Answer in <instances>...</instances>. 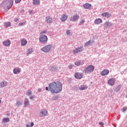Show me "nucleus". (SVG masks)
<instances>
[{
    "label": "nucleus",
    "mask_w": 127,
    "mask_h": 127,
    "mask_svg": "<svg viewBox=\"0 0 127 127\" xmlns=\"http://www.w3.org/2000/svg\"><path fill=\"white\" fill-rule=\"evenodd\" d=\"M47 110L44 109L41 111L40 113V117H45V116H47Z\"/></svg>",
    "instance_id": "7"
},
{
    "label": "nucleus",
    "mask_w": 127,
    "mask_h": 127,
    "mask_svg": "<svg viewBox=\"0 0 127 127\" xmlns=\"http://www.w3.org/2000/svg\"><path fill=\"white\" fill-rule=\"evenodd\" d=\"M90 43H91V41H89L88 42L86 43L85 44V46H88L90 45Z\"/></svg>",
    "instance_id": "33"
},
{
    "label": "nucleus",
    "mask_w": 127,
    "mask_h": 127,
    "mask_svg": "<svg viewBox=\"0 0 127 127\" xmlns=\"http://www.w3.org/2000/svg\"><path fill=\"white\" fill-rule=\"evenodd\" d=\"M20 72V69L18 68H15L13 69V73L14 74H17Z\"/></svg>",
    "instance_id": "19"
},
{
    "label": "nucleus",
    "mask_w": 127,
    "mask_h": 127,
    "mask_svg": "<svg viewBox=\"0 0 127 127\" xmlns=\"http://www.w3.org/2000/svg\"><path fill=\"white\" fill-rule=\"evenodd\" d=\"M46 32H47V31L45 30L44 31H43V32H42L41 33V34H44L46 33Z\"/></svg>",
    "instance_id": "36"
},
{
    "label": "nucleus",
    "mask_w": 127,
    "mask_h": 127,
    "mask_svg": "<svg viewBox=\"0 0 127 127\" xmlns=\"http://www.w3.org/2000/svg\"><path fill=\"white\" fill-rule=\"evenodd\" d=\"M49 90L53 94H58L62 91V83L57 81L49 84Z\"/></svg>",
    "instance_id": "1"
},
{
    "label": "nucleus",
    "mask_w": 127,
    "mask_h": 127,
    "mask_svg": "<svg viewBox=\"0 0 127 127\" xmlns=\"http://www.w3.org/2000/svg\"><path fill=\"white\" fill-rule=\"evenodd\" d=\"M26 95H27V96H30L31 95H32V91H31V90H28L26 93Z\"/></svg>",
    "instance_id": "29"
},
{
    "label": "nucleus",
    "mask_w": 127,
    "mask_h": 127,
    "mask_svg": "<svg viewBox=\"0 0 127 127\" xmlns=\"http://www.w3.org/2000/svg\"><path fill=\"white\" fill-rule=\"evenodd\" d=\"M91 6H92V5L89 3H86L83 5V7H84V8H86V9H90V8H91Z\"/></svg>",
    "instance_id": "12"
},
{
    "label": "nucleus",
    "mask_w": 127,
    "mask_h": 127,
    "mask_svg": "<svg viewBox=\"0 0 127 127\" xmlns=\"http://www.w3.org/2000/svg\"><path fill=\"white\" fill-rule=\"evenodd\" d=\"M83 47L77 48L73 50V54H77V53H79V52H81L82 51V49Z\"/></svg>",
    "instance_id": "9"
},
{
    "label": "nucleus",
    "mask_w": 127,
    "mask_h": 127,
    "mask_svg": "<svg viewBox=\"0 0 127 127\" xmlns=\"http://www.w3.org/2000/svg\"><path fill=\"white\" fill-rule=\"evenodd\" d=\"M102 19L98 18L95 20L94 23H95V24H99L100 23H102Z\"/></svg>",
    "instance_id": "17"
},
{
    "label": "nucleus",
    "mask_w": 127,
    "mask_h": 127,
    "mask_svg": "<svg viewBox=\"0 0 127 127\" xmlns=\"http://www.w3.org/2000/svg\"><path fill=\"white\" fill-rule=\"evenodd\" d=\"M33 126H34V123H33V122H31L30 127H33Z\"/></svg>",
    "instance_id": "41"
},
{
    "label": "nucleus",
    "mask_w": 127,
    "mask_h": 127,
    "mask_svg": "<svg viewBox=\"0 0 127 127\" xmlns=\"http://www.w3.org/2000/svg\"><path fill=\"white\" fill-rule=\"evenodd\" d=\"M66 33L67 35H70L71 34V32L70 31V30H67L66 32Z\"/></svg>",
    "instance_id": "32"
},
{
    "label": "nucleus",
    "mask_w": 127,
    "mask_h": 127,
    "mask_svg": "<svg viewBox=\"0 0 127 127\" xmlns=\"http://www.w3.org/2000/svg\"><path fill=\"white\" fill-rule=\"evenodd\" d=\"M55 69H56V66H54L53 67L51 68V71H53V70H55Z\"/></svg>",
    "instance_id": "39"
},
{
    "label": "nucleus",
    "mask_w": 127,
    "mask_h": 127,
    "mask_svg": "<svg viewBox=\"0 0 127 127\" xmlns=\"http://www.w3.org/2000/svg\"><path fill=\"white\" fill-rule=\"evenodd\" d=\"M10 25H11V24H10V22H5L4 23V26L6 28H7V27H9V26H10Z\"/></svg>",
    "instance_id": "21"
},
{
    "label": "nucleus",
    "mask_w": 127,
    "mask_h": 127,
    "mask_svg": "<svg viewBox=\"0 0 127 127\" xmlns=\"http://www.w3.org/2000/svg\"><path fill=\"white\" fill-rule=\"evenodd\" d=\"M10 41L7 40L5 41H4L2 44L4 46H9L10 45Z\"/></svg>",
    "instance_id": "13"
},
{
    "label": "nucleus",
    "mask_w": 127,
    "mask_h": 127,
    "mask_svg": "<svg viewBox=\"0 0 127 127\" xmlns=\"http://www.w3.org/2000/svg\"><path fill=\"white\" fill-rule=\"evenodd\" d=\"M79 90H80V91H83V90H86V89H88V86H87L86 85H82L79 87Z\"/></svg>",
    "instance_id": "14"
},
{
    "label": "nucleus",
    "mask_w": 127,
    "mask_h": 127,
    "mask_svg": "<svg viewBox=\"0 0 127 127\" xmlns=\"http://www.w3.org/2000/svg\"><path fill=\"white\" fill-rule=\"evenodd\" d=\"M15 1L16 3H19V2L21 1V0H15Z\"/></svg>",
    "instance_id": "40"
},
{
    "label": "nucleus",
    "mask_w": 127,
    "mask_h": 127,
    "mask_svg": "<svg viewBox=\"0 0 127 127\" xmlns=\"http://www.w3.org/2000/svg\"><path fill=\"white\" fill-rule=\"evenodd\" d=\"M84 22H85V19H81L79 22V25H82V24H84Z\"/></svg>",
    "instance_id": "28"
},
{
    "label": "nucleus",
    "mask_w": 127,
    "mask_h": 127,
    "mask_svg": "<svg viewBox=\"0 0 127 127\" xmlns=\"http://www.w3.org/2000/svg\"><path fill=\"white\" fill-rule=\"evenodd\" d=\"M110 73V70L108 69H104L101 72V76H106V75H108Z\"/></svg>",
    "instance_id": "8"
},
{
    "label": "nucleus",
    "mask_w": 127,
    "mask_h": 127,
    "mask_svg": "<svg viewBox=\"0 0 127 127\" xmlns=\"http://www.w3.org/2000/svg\"><path fill=\"white\" fill-rule=\"evenodd\" d=\"M26 127H30V126L29 125V124H26Z\"/></svg>",
    "instance_id": "46"
},
{
    "label": "nucleus",
    "mask_w": 127,
    "mask_h": 127,
    "mask_svg": "<svg viewBox=\"0 0 127 127\" xmlns=\"http://www.w3.org/2000/svg\"><path fill=\"white\" fill-rule=\"evenodd\" d=\"M31 100H32L33 98H34V96H31L30 97Z\"/></svg>",
    "instance_id": "47"
},
{
    "label": "nucleus",
    "mask_w": 127,
    "mask_h": 127,
    "mask_svg": "<svg viewBox=\"0 0 127 127\" xmlns=\"http://www.w3.org/2000/svg\"><path fill=\"white\" fill-rule=\"evenodd\" d=\"M33 51H32V49H29L27 51V56H28L29 55L31 54Z\"/></svg>",
    "instance_id": "23"
},
{
    "label": "nucleus",
    "mask_w": 127,
    "mask_h": 127,
    "mask_svg": "<svg viewBox=\"0 0 127 127\" xmlns=\"http://www.w3.org/2000/svg\"><path fill=\"white\" fill-rule=\"evenodd\" d=\"M19 19V18H15V19H14V21L15 22H17V21H18Z\"/></svg>",
    "instance_id": "38"
},
{
    "label": "nucleus",
    "mask_w": 127,
    "mask_h": 127,
    "mask_svg": "<svg viewBox=\"0 0 127 127\" xmlns=\"http://www.w3.org/2000/svg\"><path fill=\"white\" fill-rule=\"evenodd\" d=\"M8 122H9V118H4L2 120L3 124H6V123H8Z\"/></svg>",
    "instance_id": "25"
},
{
    "label": "nucleus",
    "mask_w": 127,
    "mask_h": 127,
    "mask_svg": "<svg viewBox=\"0 0 127 127\" xmlns=\"http://www.w3.org/2000/svg\"><path fill=\"white\" fill-rule=\"evenodd\" d=\"M38 92H41V88H39L38 89Z\"/></svg>",
    "instance_id": "44"
},
{
    "label": "nucleus",
    "mask_w": 127,
    "mask_h": 127,
    "mask_svg": "<svg viewBox=\"0 0 127 127\" xmlns=\"http://www.w3.org/2000/svg\"><path fill=\"white\" fill-rule=\"evenodd\" d=\"M115 79L114 78H110L108 80V84L109 85H110V86H114L115 85Z\"/></svg>",
    "instance_id": "10"
},
{
    "label": "nucleus",
    "mask_w": 127,
    "mask_h": 127,
    "mask_svg": "<svg viewBox=\"0 0 127 127\" xmlns=\"http://www.w3.org/2000/svg\"><path fill=\"white\" fill-rule=\"evenodd\" d=\"M83 77V74L82 73H78V72H76L75 73V77L76 79H81Z\"/></svg>",
    "instance_id": "11"
},
{
    "label": "nucleus",
    "mask_w": 127,
    "mask_h": 127,
    "mask_svg": "<svg viewBox=\"0 0 127 127\" xmlns=\"http://www.w3.org/2000/svg\"><path fill=\"white\" fill-rule=\"evenodd\" d=\"M47 36L46 35H41L39 37V41L40 42H42V43H46L47 42Z\"/></svg>",
    "instance_id": "5"
},
{
    "label": "nucleus",
    "mask_w": 127,
    "mask_h": 127,
    "mask_svg": "<svg viewBox=\"0 0 127 127\" xmlns=\"http://www.w3.org/2000/svg\"><path fill=\"white\" fill-rule=\"evenodd\" d=\"M121 87H122V85H118L115 90L116 92H119V91H120V90H121Z\"/></svg>",
    "instance_id": "27"
},
{
    "label": "nucleus",
    "mask_w": 127,
    "mask_h": 127,
    "mask_svg": "<svg viewBox=\"0 0 127 127\" xmlns=\"http://www.w3.org/2000/svg\"><path fill=\"white\" fill-rule=\"evenodd\" d=\"M16 105L18 107L19 106H21V102L20 101H17L16 102Z\"/></svg>",
    "instance_id": "31"
},
{
    "label": "nucleus",
    "mask_w": 127,
    "mask_h": 127,
    "mask_svg": "<svg viewBox=\"0 0 127 127\" xmlns=\"http://www.w3.org/2000/svg\"><path fill=\"white\" fill-rule=\"evenodd\" d=\"M99 124L100 125V126H104V123L103 122H99Z\"/></svg>",
    "instance_id": "42"
},
{
    "label": "nucleus",
    "mask_w": 127,
    "mask_h": 127,
    "mask_svg": "<svg viewBox=\"0 0 127 127\" xmlns=\"http://www.w3.org/2000/svg\"><path fill=\"white\" fill-rule=\"evenodd\" d=\"M24 24H25V22H24V23L20 22L19 23V26H22V25H23Z\"/></svg>",
    "instance_id": "35"
},
{
    "label": "nucleus",
    "mask_w": 127,
    "mask_h": 127,
    "mask_svg": "<svg viewBox=\"0 0 127 127\" xmlns=\"http://www.w3.org/2000/svg\"><path fill=\"white\" fill-rule=\"evenodd\" d=\"M24 105L25 107L29 106V101H28L27 99L25 100Z\"/></svg>",
    "instance_id": "26"
},
{
    "label": "nucleus",
    "mask_w": 127,
    "mask_h": 127,
    "mask_svg": "<svg viewBox=\"0 0 127 127\" xmlns=\"http://www.w3.org/2000/svg\"><path fill=\"white\" fill-rule=\"evenodd\" d=\"M108 22H107L105 23V26H106V27H107V26H108Z\"/></svg>",
    "instance_id": "43"
},
{
    "label": "nucleus",
    "mask_w": 127,
    "mask_h": 127,
    "mask_svg": "<svg viewBox=\"0 0 127 127\" xmlns=\"http://www.w3.org/2000/svg\"><path fill=\"white\" fill-rule=\"evenodd\" d=\"M6 85V81H2L0 84V87H1V88H3V87H5Z\"/></svg>",
    "instance_id": "24"
},
{
    "label": "nucleus",
    "mask_w": 127,
    "mask_h": 127,
    "mask_svg": "<svg viewBox=\"0 0 127 127\" xmlns=\"http://www.w3.org/2000/svg\"><path fill=\"white\" fill-rule=\"evenodd\" d=\"M21 41L22 46H24L27 44V41L26 39H22Z\"/></svg>",
    "instance_id": "16"
},
{
    "label": "nucleus",
    "mask_w": 127,
    "mask_h": 127,
    "mask_svg": "<svg viewBox=\"0 0 127 127\" xmlns=\"http://www.w3.org/2000/svg\"><path fill=\"white\" fill-rule=\"evenodd\" d=\"M46 91H49V88H48V87H46Z\"/></svg>",
    "instance_id": "45"
},
{
    "label": "nucleus",
    "mask_w": 127,
    "mask_h": 127,
    "mask_svg": "<svg viewBox=\"0 0 127 127\" xmlns=\"http://www.w3.org/2000/svg\"><path fill=\"white\" fill-rule=\"evenodd\" d=\"M79 17L80 16L79 15L77 14H75L71 17L70 20V21H76V20H78V19H79Z\"/></svg>",
    "instance_id": "6"
},
{
    "label": "nucleus",
    "mask_w": 127,
    "mask_h": 127,
    "mask_svg": "<svg viewBox=\"0 0 127 127\" xmlns=\"http://www.w3.org/2000/svg\"><path fill=\"white\" fill-rule=\"evenodd\" d=\"M75 65L76 66H80V64H81V61H77L74 63Z\"/></svg>",
    "instance_id": "30"
},
{
    "label": "nucleus",
    "mask_w": 127,
    "mask_h": 127,
    "mask_svg": "<svg viewBox=\"0 0 127 127\" xmlns=\"http://www.w3.org/2000/svg\"><path fill=\"white\" fill-rule=\"evenodd\" d=\"M102 16H103L104 17H110V16H111V14L108 12H104L102 14Z\"/></svg>",
    "instance_id": "15"
},
{
    "label": "nucleus",
    "mask_w": 127,
    "mask_h": 127,
    "mask_svg": "<svg viewBox=\"0 0 127 127\" xmlns=\"http://www.w3.org/2000/svg\"><path fill=\"white\" fill-rule=\"evenodd\" d=\"M0 103H1V100H0Z\"/></svg>",
    "instance_id": "48"
},
{
    "label": "nucleus",
    "mask_w": 127,
    "mask_h": 127,
    "mask_svg": "<svg viewBox=\"0 0 127 127\" xmlns=\"http://www.w3.org/2000/svg\"><path fill=\"white\" fill-rule=\"evenodd\" d=\"M47 22L48 23H52V18H50V16H48L46 17Z\"/></svg>",
    "instance_id": "22"
},
{
    "label": "nucleus",
    "mask_w": 127,
    "mask_h": 127,
    "mask_svg": "<svg viewBox=\"0 0 127 127\" xmlns=\"http://www.w3.org/2000/svg\"><path fill=\"white\" fill-rule=\"evenodd\" d=\"M68 69H72V68H73V65H72V64H69L68 66Z\"/></svg>",
    "instance_id": "34"
},
{
    "label": "nucleus",
    "mask_w": 127,
    "mask_h": 127,
    "mask_svg": "<svg viewBox=\"0 0 127 127\" xmlns=\"http://www.w3.org/2000/svg\"><path fill=\"white\" fill-rule=\"evenodd\" d=\"M126 98H127V96H126Z\"/></svg>",
    "instance_id": "49"
},
{
    "label": "nucleus",
    "mask_w": 127,
    "mask_h": 127,
    "mask_svg": "<svg viewBox=\"0 0 127 127\" xmlns=\"http://www.w3.org/2000/svg\"><path fill=\"white\" fill-rule=\"evenodd\" d=\"M67 18H68V17L65 14H64L62 17L61 20L62 21H65L66 20Z\"/></svg>",
    "instance_id": "20"
},
{
    "label": "nucleus",
    "mask_w": 127,
    "mask_h": 127,
    "mask_svg": "<svg viewBox=\"0 0 127 127\" xmlns=\"http://www.w3.org/2000/svg\"><path fill=\"white\" fill-rule=\"evenodd\" d=\"M40 1L39 0H33V4H34L35 5H38V4H40Z\"/></svg>",
    "instance_id": "18"
},
{
    "label": "nucleus",
    "mask_w": 127,
    "mask_h": 127,
    "mask_svg": "<svg viewBox=\"0 0 127 127\" xmlns=\"http://www.w3.org/2000/svg\"><path fill=\"white\" fill-rule=\"evenodd\" d=\"M95 70V67L93 65H88L84 70L83 73H92Z\"/></svg>",
    "instance_id": "3"
},
{
    "label": "nucleus",
    "mask_w": 127,
    "mask_h": 127,
    "mask_svg": "<svg viewBox=\"0 0 127 127\" xmlns=\"http://www.w3.org/2000/svg\"><path fill=\"white\" fill-rule=\"evenodd\" d=\"M51 48H52V46L51 45H49L44 47L41 49V50L45 53H48V52H49L51 50Z\"/></svg>",
    "instance_id": "4"
},
{
    "label": "nucleus",
    "mask_w": 127,
    "mask_h": 127,
    "mask_svg": "<svg viewBox=\"0 0 127 127\" xmlns=\"http://www.w3.org/2000/svg\"><path fill=\"white\" fill-rule=\"evenodd\" d=\"M127 110V107H124V108H123V112L124 113H125V112H126Z\"/></svg>",
    "instance_id": "37"
},
{
    "label": "nucleus",
    "mask_w": 127,
    "mask_h": 127,
    "mask_svg": "<svg viewBox=\"0 0 127 127\" xmlns=\"http://www.w3.org/2000/svg\"><path fill=\"white\" fill-rule=\"evenodd\" d=\"M2 4L7 5L8 9H9L10 8H11L12 4H13V0H5Z\"/></svg>",
    "instance_id": "2"
}]
</instances>
